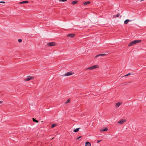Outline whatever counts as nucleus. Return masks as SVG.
Listing matches in <instances>:
<instances>
[{
    "label": "nucleus",
    "instance_id": "nucleus-1",
    "mask_svg": "<svg viewBox=\"0 0 146 146\" xmlns=\"http://www.w3.org/2000/svg\"><path fill=\"white\" fill-rule=\"evenodd\" d=\"M56 45V43L54 42H50L47 43V45L49 46H55Z\"/></svg>",
    "mask_w": 146,
    "mask_h": 146
},
{
    "label": "nucleus",
    "instance_id": "nucleus-2",
    "mask_svg": "<svg viewBox=\"0 0 146 146\" xmlns=\"http://www.w3.org/2000/svg\"><path fill=\"white\" fill-rule=\"evenodd\" d=\"M74 74V73H72V72H67L64 74V76H69L73 74Z\"/></svg>",
    "mask_w": 146,
    "mask_h": 146
},
{
    "label": "nucleus",
    "instance_id": "nucleus-3",
    "mask_svg": "<svg viewBox=\"0 0 146 146\" xmlns=\"http://www.w3.org/2000/svg\"><path fill=\"white\" fill-rule=\"evenodd\" d=\"M75 36V34L74 33H70L68 34L67 35L68 37H70L71 38Z\"/></svg>",
    "mask_w": 146,
    "mask_h": 146
},
{
    "label": "nucleus",
    "instance_id": "nucleus-4",
    "mask_svg": "<svg viewBox=\"0 0 146 146\" xmlns=\"http://www.w3.org/2000/svg\"><path fill=\"white\" fill-rule=\"evenodd\" d=\"M122 103V102H119L115 104V106L117 108L119 107L120 105H121Z\"/></svg>",
    "mask_w": 146,
    "mask_h": 146
},
{
    "label": "nucleus",
    "instance_id": "nucleus-5",
    "mask_svg": "<svg viewBox=\"0 0 146 146\" xmlns=\"http://www.w3.org/2000/svg\"><path fill=\"white\" fill-rule=\"evenodd\" d=\"M33 78H34L33 77L31 76V77H30V78H25V81H29L33 79Z\"/></svg>",
    "mask_w": 146,
    "mask_h": 146
},
{
    "label": "nucleus",
    "instance_id": "nucleus-6",
    "mask_svg": "<svg viewBox=\"0 0 146 146\" xmlns=\"http://www.w3.org/2000/svg\"><path fill=\"white\" fill-rule=\"evenodd\" d=\"M124 121L125 120L124 119H121L119 121H118L117 122V123L120 124H122L124 123Z\"/></svg>",
    "mask_w": 146,
    "mask_h": 146
},
{
    "label": "nucleus",
    "instance_id": "nucleus-7",
    "mask_svg": "<svg viewBox=\"0 0 146 146\" xmlns=\"http://www.w3.org/2000/svg\"><path fill=\"white\" fill-rule=\"evenodd\" d=\"M134 43V44H136V43L140 42H141V40H135L133 41Z\"/></svg>",
    "mask_w": 146,
    "mask_h": 146
},
{
    "label": "nucleus",
    "instance_id": "nucleus-8",
    "mask_svg": "<svg viewBox=\"0 0 146 146\" xmlns=\"http://www.w3.org/2000/svg\"><path fill=\"white\" fill-rule=\"evenodd\" d=\"M106 55V54H99L98 55H97V56H96V57H98L99 56H105V55Z\"/></svg>",
    "mask_w": 146,
    "mask_h": 146
},
{
    "label": "nucleus",
    "instance_id": "nucleus-9",
    "mask_svg": "<svg viewBox=\"0 0 146 146\" xmlns=\"http://www.w3.org/2000/svg\"><path fill=\"white\" fill-rule=\"evenodd\" d=\"M85 146H91V143L89 142H86L85 143Z\"/></svg>",
    "mask_w": 146,
    "mask_h": 146
},
{
    "label": "nucleus",
    "instance_id": "nucleus-10",
    "mask_svg": "<svg viewBox=\"0 0 146 146\" xmlns=\"http://www.w3.org/2000/svg\"><path fill=\"white\" fill-rule=\"evenodd\" d=\"M80 129V127H79V128H77L75 129H74L73 130V132H75V133L79 131V129Z\"/></svg>",
    "mask_w": 146,
    "mask_h": 146
},
{
    "label": "nucleus",
    "instance_id": "nucleus-11",
    "mask_svg": "<svg viewBox=\"0 0 146 146\" xmlns=\"http://www.w3.org/2000/svg\"><path fill=\"white\" fill-rule=\"evenodd\" d=\"M28 1H24L22 2H21L19 3L20 4H22L23 3H28Z\"/></svg>",
    "mask_w": 146,
    "mask_h": 146
},
{
    "label": "nucleus",
    "instance_id": "nucleus-12",
    "mask_svg": "<svg viewBox=\"0 0 146 146\" xmlns=\"http://www.w3.org/2000/svg\"><path fill=\"white\" fill-rule=\"evenodd\" d=\"M131 21V20L130 21L129 19H126L124 21V23L125 24H127L129 22Z\"/></svg>",
    "mask_w": 146,
    "mask_h": 146
},
{
    "label": "nucleus",
    "instance_id": "nucleus-13",
    "mask_svg": "<svg viewBox=\"0 0 146 146\" xmlns=\"http://www.w3.org/2000/svg\"><path fill=\"white\" fill-rule=\"evenodd\" d=\"M134 44V43L133 41H132L128 45V46H131Z\"/></svg>",
    "mask_w": 146,
    "mask_h": 146
},
{
    "label": "nucleus",
    "instance_id": "nucleus-14",
    "mask_svg": "<svg viewBox=\"0 0 146 146\" xmlns=\"http://www.w3.org/2000/svg\"><path fill=\"white\" fill-rule=\"evenodd\" d=\"M108 130V128L107 127H106L104 129H102L100 130L101 131H105Z\"/></svg>",
    "mask_w": 146,
    "mask_h": 146
},
{
    "label": "nucleus",
    "instance_id": "nucleus-15",
    "mask_svg": "<svg viewBox=\"0 0 146 146\" xmlns=\"http://www.w3.org/2000/svg\"><path fill=\"white\" fill-rule=\"evenodd\" d=\"M78 3V1H73L71 2V3L73 5H75L76 4Z\"/></svg>",
    "mask_w": 146,
    "mask_h": 146
},
{
    "label": "nucleus",
    "instance_id": "nucleus-16",
    "mask_svg": "<svg viewBox=\"0 0 146 146\" xmlns=\"http://www.w3.org/2000/svg\"><path fill=\"white\" fill-rule=\"evenodd\" d=\"M90 2L89 1H88L87 2H85L84 3V5H86L90 3Z\"/></svg>",
    "mask_w": 146,
    "mask_h": 146
},
{
    "label": "nucleus",
    "instance_id": "nucleus-17",
    "mask_svg": "<svg viewBox=\"0 0 146 146\" xmlns=\"http://www.w3.org/2000/svg\"><path fill=\"white\" fill-rule=\"evenodd\" d=\"M92 67L93 68V69H95L96 68H98L99 67V66H98V65H94V66H92Z\"/></svg>",
    "mask_w": 146,
    "mask_h": 146
},
{
    "label": "nucleus",
    "instance_id": "nucleus-18",
    "mask_svg": "<svg viewBox=\"0 0 146 146\" xmlns=\"http://www.w3.org/2000/svg\"><path fill=\"white\" fill-rule=\"evenodd\" d=\"M86 70H91L93 69L92 66L91 67H88L86 69Z\"/></svg>",
    "mask_w": 146,
    "mask_h": 146
},
{
    "label": "nucleus",
    "instance_id": "nucleus-19",
    "mask_svg": "<svg viewBox=\"0 0 146 146\" xmlns=\"http://www.w3.org/2000/svg\"><path fill=\"white\" fill-rule=\"evenodd\" d=\"M33 121L34 122H36V123H38V120H36L34 118H33Z\"/></svg>",
    "mask_w": 146,
    "mask_h": 146
},
{
    "label": "nucleus",
    "instance_id": "nucleus-20",
    "mask_svg": "<svg viewBox=\"0 0 146 146\" xmlns=\"http://www.w3.org/2000/svg\"><path fill=\"white\" fill-rule=\"evenodd\" d=\"M70 102V99H68L65 102V103L66 104H67L68 103H69Z\"/></svg>",
    "mask_w": 146,
    "mask_h": 146
},
{
    "label": "nucleus",
    "instance_id": "nucleus-21",
    "mask_svg": "<svg viewBox=\"0 0 146 146\" xmlns=\"http://www.w3.org/2000/svg\"><path fill=\"white\" fill-rule=\"evenodd\" d=\"M56 126V125L55 124H53L51 126V128H53V127H55Z\"/></svg>",
    "mask_w": 146,
    "mask_h": 146
},
{
    "label": "nucleus",
    "instance_id": "nucleus-22",
    "mask_svg": "<svg viewBox=\"0 0 146 146\" xmlns=\"http://www.w3.org/2000/svg\"><path fill=\"white\" fill-rule=\"evenodd\" d=\"M22 40L21 39H18V41L19 42H22Z\"/></svg>",
    "mask_w": 146,
    "mask_h": 146
},
{
    "label": "nucleus",
    "instance_id": "nucleus-23",
    "mask_svg": "<svg viewBox=\"0 0 146 146\" xmlns=\"http://www.w3.org/2000/svg\"><path fill=\"white\" fill-rule=\"evenodd\" d=\"M119 15H120V14H119V13H118L117 14V15H116V17H119Z\"/></svg>",
    "mask_w": 146,
    "mask_h": 146
},
{
    "label": "nucleus",
    "instance_id": "nucleus-24",
    "mask_svg": "<svg viewBox=\"0 0 146 146\" xmlns=\"http://www.w3.org/2000/svg\"><path fill=\"white\" fill-rule=\"evenodd\" d=\"M131 74L130 73H128V74H126L124 76L125 77V76H129V75H130Z\"/></svg>",
    "mask_w": 146,
    "mask_h": 146
},
{
    "label": "nucleus",
    "instance_id": "nucleus-25",
    "mask_svg": "<svg viewBox=\"0 0 146 146\" xmlns=\"http://www.w3.org/2000/svg\"><path fill=\"white\" fill-rule=\"evenodd\" d=\"M82 137V136H79V137H77V138H76V139L77 140H78L80 138Z\"/></svg>",
    "mask_w": 146,
    "mask_h": 146
},
{
    "label": "nucleus",
    "instance_id": "nucleus-26",
    "mask_svg": "<svg viewBox=\"0 0 146 146\" xmlns=\"http://www.w3.org/2000/svg\"><path fill=\"white\" fill-rule=\"evenodd\" d=\"M67 0H59V1H63V2H64V1H67Z\"/></svg>",
    "mask_w": 146,
    "mask_h": 146
},
{
    "label": "nucleus",
    "instance_id": "nucleus-27",
    "mask_svg": "<svg viewBox=\"0 0 146 146\" xmlns=\"http://www.w3.org/2000/svg\"><path fill=\"white\" fill-rule=\"evenodd\" d=\"M102 141V140H98L97 142V143H99L101 141Z\"/></svg>",
    "mask_w": 146,
    "mask_h": 146
},
{
    "label": "nucleus",
    "instance_id": "nucleus-28",
    "mask_svg": "<svg viewBox=\"0 0 146 146\" xmlns=\"http://www.w3.org/2000/svg\"><path fill=\"white\" fill-rule=\"evenodd\" d=\"M0 3H5V2L4 1H0Z\"/></svg>",
    "mask_w": 146,
    "mask_h": 146
},
{
    "label": "nucleus",
    "instance_id": "nucleus-29",
    "mask_svg": "<svg viewBox=\"0 0 146 146\" xmlns=\"http://www.w3.org/2000/svg\"><path fill=\"white\" fill-rule=\"evenodd\" d=\"M3 101H0V104H1L3 103Z\"/></svg>",
    "mask_w": 146,
    "mask_h": 146
},
{
    "label": "nucleus",
    "instance_id": "nucleus-30",
    "mask_svg": "<svg viewBox=\"0 0 146 146\" xmlns=\"http://www.w3.org/2000/svg\"><path fill=\"white\" fill-rule=\"evenodd\" d=\"M121 16H120V18H121Z\"/></svg>",
    "mask_w": 146,
    "mask_h": 146
}]
</instances>
